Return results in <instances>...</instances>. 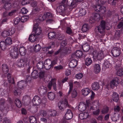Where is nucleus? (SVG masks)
<instances>
[{"label": "nucleus", "instance_id": "nucleus-25", "mask_svg": "<svg viewBox=\"0 0 123 123\" xmlns=\"http://www.w3.org/2000/svg\"><path fill=\"white\" fill-rule=\"evenodd\" d=\"M37 39V37L35 34H32L29 37V40L31 42H34Z\"/></svg>", "mask_w": 123, "mask_h": 123}, {"label": "nucleus", "instance_id": "nucleus-35", "mask_svg": "<svg viewBox=\"0 0 123 123\" xmlns=\"http://www.w3.org/2000/svg\"><path fill=\"white\" fill-rule=\"evenodd\" d=\"M57 115L56 111L54 110H51L49 111L48 116L49 117H55Z\"/></svg>", "mask_w": 123, "mask_h": 123}, {"label": "nucleus", "instance_id": "nucleus-58", "mask_svg": "<svg viewBox=\"0 0 123 123\" xmlns=\"http://www.w3.org/2000/svg\"><path fill=\"white\" fill-rule=\"evenodd\" d=\"M34 25L33 28H37L38 26V23L39 22L38 21V20L35 19L34 21Z\"/></svg>", "mask_w": 123, "mask_h": 123}, {"label": "nucleus", "instance_id": "nucleus-34", "mask_svg": "<svg viewBox=\"0 0 123 123\" xmlns=\"http://www.w3.org/2000/svg\"><path fill=\"white\" fill-rule=\"evenodd\" d=\"M39 74L37 71L34 70L31 73V76L33 78H37L38 77Z\"/></svg>", "mask_w": 123, "mask_h": 123}, {"label": "nucleus", "instance_id": "nucleus-56", "mask_svg": "<svg viewBox=\"0 0 123 123\" xmlns=\"http://www.w3.org/2000/svg\"><path fill=\"white\" fill-rule=\"evenodd\" d=\"M39 115L45 117L47 115V113L46 111L44 110H41L39 113Z\"/></svg>", "mask_w": 123, "mask_h": 123}, {"label": "nucleus", "instance_id": "nucleus-50", "mask_svg": "<svg viewBox=\"0 0 123 123\" xmlns=\"http://www.w3.org/2000/svg\"><path fill=\"white\" fill-rule=\"evenodd\" d=\"M41 49L40 46L39 44H37L34 47V50L35 52H37L39 51Z\"/></svg>", "mask_w": 123, "mask_h": 123}, {"label": "nucleus", "instance_id": "nucleus-57", "mask_svg": "<svg viewBox=\"0 0 123 123\" xmlns=\"http://www.w3.org/2000/svg\"><path fill=\"white\" fill-rule=\"evenodd\" d=\"M79 13L80 14L81 16H83L85 15L86 13V11L84 9H80Z\"/></svg>", "mask_w": 123, "mask_h": 123}, {"label": "nucleus", "instance_id": "nucleus-22", "mask_svg": "<svg viewBox=\"0 0 123 123\" xmlns=\"http://www.w3.org/2000/svg\"><path fill=\"white\" fill-rule=\"evenodd\" d=\"M99 86L98 83L97 82L93 83L92 85V89L94 90H97L99 88Z\"/></svg>", "mask_w": 123, "mask_h": 123}, {"label": "nucleus", "instance_id": "nucleus-61", "mask_svg": "<svg viewBox=\"0 0 123 123\" xmlns=\"http://www.w3.org/2000/svg\"><path fill=\"white\" fill-rule=\"evenodd\" d=\"M98 52H97L96 50L94 51L93 52V57L94 59H97L98 58Z\"/></svg>", "mask_w": 123, "mask_h": 123}, {"label": "nucleus", "instance_id": "nucleus-19", "mask_svg": "<svg viewBox=\"0 0 123 123\" xmlns=\"http://www.w3.org/2000/svg\"><path fill=\"white\" fill-rule=\"evenodd\" d=\"M33 32H34L36 35H39L41 33L42 29L41 28L38 27L37 28H33Z\"/></svg>", "mask_w": 123, "mask_h": 123}, {"label": "nucleus", "instance_id": "nucleus-38", "mask_svg": "<svg viewBox=\"0 0 123 123\" xmlns=\"http://www.w3.org/2000/svg\"><path fill=\"white\" fill-rule=\"evenodd\" d=\"M44 67L43 62H40L37 64V68L39 70H40L43 68Z\"/></svg>", "mask_w": 123, "mask_h": 123}, {"label": "nucleus", "instance_id": "nucleus-11", "mask_svg": "<svg viewBox=\"0 0 123 123\" xmlns=\"http://www.w3.org/2000/svg\"><path fill=\"white\" fill-rule=\"evenodd\" d=\"M41 100L40 98L37 96H35L32 100L33 104L35 105H38L41 103Z\"/></svg>", "mask_w": 123, "mask_h": 123}, {"label": "nucleus", "instance_id": "nucleus-32", "mask_svg": "<svg viewBox=\"0 0 123 123\" xmlns=\"http://www.w3.org/2000/svg\"><path fill=\"white\" fill-rule=\"evenodd\" d=\"M55 94L53 93L50 92L48 93V98L50 100H53L55 98Z\"/></svg>", "mask_w": 123, "mask_h": 123}, {"label": "nucleus", "instance_id": "nucleus-28", "mask_svg": "<svg viewBox=\"0 0 123 123\" xmlns=\"http://www.w3.org/2000/svg\"><path fill=\"white\" fill-rule=\"evenodd\" d=\"M112 98L114 101L117 102L119 99L118 94L116 92H114L112 95Z\"/></svg>", "mask_w": 123, "mask_h": 123}, {"label": "nucleus", "instance_id": "nucleus-5", "mask_svg": "<svg viewBox=\"0 0 123 123\" xmlns=\"http://www.w3.org/2000/svg\"><path fill=\"white\" fill-rule=\"evenodd\" d=\"M111 53L113 56L115 57H118L121 53L120 49L117 47H114L112 49Z\"/></svg>", "mask_w": 123, "mask_h": 123}, {"label": "nucleus", "instance_id": "nucleus-52", "mask_svg": "<svg viewBox=\"0 0 123 123\" xmlns=\"http://www.w3.org/2000/svg\"><path fill=\"white\" fill-rule=\"evenodd\" d=\"M117 74L119 76H122L123 74V69L119 68L117 72Z\"/></svg>", "mask_w": 123, "mask_h": 123}, {"label": "nucleus", "instance_id": "nucleus-20", "mask_svg": "<svg viewBox=\"0 0 123 123\" xmlns=\"http://www.w3.org/2000/svg\"><path fill=\"white\" fill-rule=\"evenodd\" d=\"M19 51L20 54L22 56L25 55L26 53V49L24 47L20 48Z\"/></svg>", "mask_w": 123, "mask_h": 123}, {"label": "nucleus", "instance_id": "nucleus-1", "mask_svg": "<svg viewBox=\"0 0 123 123\" xmlns=\"http://www.w3.org/2000/svg\"><path fill=\"white\" fill-rule=\"evenodd\" d=\"M106 23L104 21H102L100 25L96 27L95 31L96 32H97L103 36L105 34Z\"/></svg>", "mask_w": 123, "mask_h": 123}, {"label": "nucleus", "instance_id": "nucleus-23", "mask_svg": "<svg viewBox=\"0 0 123 123\" xmlns=\"http://www.w3.org/2000/svg\"><path fill=\"white\" fill-rule=\"evenodd\" d=\"M91 92L90 90L88 88H83L82 91V94L84 96H86Z\"/></svg>", "mask_w": 123, "mask_h": 123}, {"label": "nucleus", "instance_id": "nucleus-40", "mask_svg": "<svg viewBox=\"0 0 123 123\" xmlns=\"http://www.w3.org/2000/svg\"><path fill=\"white\" fill-rule=\"evenodd\" d=\"M85 62V64L87 66H89L91 64L92 62V60L91 58H88L86 59Z\"/></svg>", "mask_w": 123, "mask_h": 123}, {"label": "nucleus", "instance_id": "nucleus-59", "mask_svg": "<svg viewBox=\"0 0 123 123\" xmlns=\"http://www.w3.org/2000/svg\"><path fill=\"white\" fill-rule=\"evenodd\" d=\"M77 93L76 90L75 89H74L72 91V94L71 96L72 98H75L77 96Z\"/></svg>", "mask_w": 123, "mask_h": 123}, {"label": "nucleus", "instance_id": "nucleus-26", "mask_svg": "<svg viewBox=\"0 0 123 123\" xmlns=\"http://www.w3.org/2000/svg\"><path fill=\"white\" fill-rule=\"evenodd\" d=\"M98 55L97 59L98 60L101 59L104 57L105 55L104 54V51L101 50L98 51Z\"/></svg>", "mask_w": 123, "mask_h": 123}, {"label": "nucleus", "instance_id": "nucleus-8", "mask_svg": "<svg viewBox=\"0 0 123 123\" xmlns=\"http://www.w3.org/2000/svg\"><path fill=\"white\" fill-rule=\"evenodd\" d=\"M83 0H67V4L72 7H75L76 5V3L77 2H81Z\"/></svg>", "mask_w": 123, "mask_h": 123}, {"label": "nucleus", "instance_id": "nucleus-14", "mask_svg": "<svg viewBox=\"0 0 123 123\" xmlns=\"http://www.w3.org/2000/svg\"><path fill=\"white\" fill-rule=\"evenodd\" d=\"M26 85V82L24 80H22L19 82L18 84V87L19 88L22 89L25 88Z\"/></svg>", "mask_w": 123, "mask_h": 123}, {"label": "nucleus", "instance_id": "nucleus-39", "mask_svg": "<svg viewBox=\"0 0 123 123\" xmlns=\"http://www.w3.org/2000/svg\"><path fill=\"white\" fill-rule=\"evenodd\" d=\"M55 34L54 31L51 32L48 34L49 38L51 39H53L55 37Z\"/></svg>", "mask_w": 123, "mask_h": 123}, {"label": "nucleus", "instance_id": "nucleus-62", "mask_svg": "<svg viewBox=\"0 0 123 123\" xmlns=\"http://www.w3.org/2000/svg\"><path fill=\"white\" fill-rule=\"evenodd\" d=\"M69 90L68 92V94H69L72 91L73 87V83L72 82H70L69 83Z\"/></svg>", "mask_w": 123, "mask_h": 123}, {"label": "nucleus", "instance_id": "nucleus-41", "mask_svg": "<svg viewBox=\"0 0 123 123\" xmlns=\"http://www.w3.org/2000/svg\"><path fill=\"white\" fill-rule=\"evenodd\" d=\"M21 91L20 89L17 87L15 88L13 91V93L15 96H17L20 94Z\"/></svg>", "mask_w": 123, "mask_h": 123}, {"label": "nucleus", "instance_id": "nucleus-43", "mask_svg": "<svg viewBox=\"0 0 123 123\" xmlns=\"http://www.w3.org/2000/svg\"><path fill=\"white\" fill-rule=\"evenodd\" d=\"M16 106L18 108H20L22 106V104L20 100L18 99H16L15 101Z\"/></svg>", "mask_w": 123, "mask_h": 123}, {"label": "nucleus", "instance_id": "nucleus-54", "mask_svg": "<svg viewBox=\"0 0 123 123\" xmlns=\"http://www.w3.org/2000/svg\"><path fill=\"white\" fill-rule=\"evenodd\" d=\"M28 18V17L26 16H22L21 18V21L22 22H25L27 20Z\"/></svg>", "mask_w": 123, "mask_h": 123}, {"label": "nucleus", "instance_id": "nucleus-24", "mask_svg": "<svg viewBox=\"0 0 123 123\" xmlns=\"http://www.w3.org/2000/svg\"><path fill=\"white\" fill-rule=\"evenodd\" d=\"M2 71L5 74L7 73L9 70L8 67L6 64H3L2 66Z\"/></svg>", "mask_w": 123, "mask_h": 123}, {"label": "nucleus", "instance_id": "nucleus-47", "mask_svg": "<svg viewBox=\"0 0 123 123\" xmlns=\"http://www.w3.org/2000/svg\"><path fill=\"white\" fill-rule=\"evenodd\" d=\"M100 14L98 13H96L95 14L94 16V20L98 21L100 19Z\"/></svg>", "mask_w": 123, "mask_h": 123}, {"label": "nucleus", "instance_id": "nucleus-49", "mask_svg": "<svg viewBox=\"0 0 123 123\" xmlns=\"http://www.w3.org/2000/svg\"><path fill=\"white\" fill-rule=\"evenodd\" d=\"M46 18L44 14L43 15H40L39 17L38 18L36 19V20H38V21H43L46 19Z\"/></svg>", "mask_w": 123, "mask_h": 123}, {"label": "nucleus", "instance_id": "nucleus-16", "mask_svg": "<svg viewBox=\"0 0 123 123\" xmlns=\"http://www.w3.org/2000/svg\"><path fill=\"white\" fill-rule=\"evenodd\" d=\"M86 108V104L83 103H80L78 106L79 110L81 111H83Z\"/></svg>", "mask_w": 123, "mask_h": 123}, {"label": "nucleus", "instance_id": "nucleus-9", "mask_svg": "<svg viewBox=\"0 0 123 123\" xmlns=\"http://www.w3.org/2000/svg\"><path fill=\"white\" fill-rule=\"evenodd\" d=\"M56 81L55 79H52L49 81L48 84V88L49 89H51V88L52 86L55 90H56Z\"/></svg>", "mask_w": 123, "mask_h": 123}, {"label": "nucleus", "instance_id": "nucleus-30", "mask_svg": "<svg viewBox=\"0 0 123 123\" xmlns=\"http://www.w3.org/2000/svg\"><path fill=\"white\" fill-rule=\"evenodd\" d=\"M7 45L5 42L1 41L0 42V52H1V49L4 50L6 48Z\"/></svg>", "mask_w": 123, "mask_h": 123}, {"label": "nucleus", "instance_id": "nucleus-64", "mask_svg": "<svg viewBox=\"0 0 123 123\" xmlns=\"http://www.w3.org/2000/svg\"><path fill=\"white\" fill-rule=\"evenodd\" d=\"M8 30L9 32L10 36L14 33L15 32L14 28H10Z\"/></svg>", "mask_w": 123, "mask_h": 123}, {"label": "nucleus", "instance_id": "nucleus-4", "mask_svg": "<svg viewBox=\"0 0 123 123\" xmlns=\"http://www.w3.org/2000/svg\"><path fill=\"white\" fill-rule=\"evenodd\" d=\"M67 0H63L62 1V4L60 5L56 9V11L57 13H60L63 16H64L63 13H64L65 9H66V5L64 3L66 2Z\"/></svg>", "mask_w": 123, "mask_h": 123}, {"label": "nucleus", "instance_id": "nucleus-44", "mask_svg": "<svg viewBox=\"0 0 123 123\" xmlns=\"http://www.w3.org/2000/svg\"><path fill=\"white\" fill-rule=\"evenodd\" d=\"M68 43V42L66 39L62 40L61 43V47L63 48L66 46Z\"/></svg>", "mask_w": 123, "mask_h": 123}, {"label": "nucleus", "instance_id": "nucleus-2", "mask_svg": "<svg viewBox=\"0 0 123 123\" xmlns=\"http://www.w3.org/2000/svg\"><path fill=\"white\" fill-rule=\"evenodd\" d=\"M18 51L19 49L17 46L11 47L10 50V56L13 59L17 58L19 55Z\"/></svg>", "mask_w": 123, "mask_h": 123}, {"label": "nucleus", "instance_id": "nucleus-3", "mask_svg": "<svg viewBox=\"0 0 123 123\" xmlns=\"http://www.w3.org/2000/svg\"><path fill=\"white\" fill-rule=\"evenodd\" d=\"M58 106L59 109L61 110H64L66 108L69 107L68 100L66 98H65L62 102H59Z\"/></svg>", "mask_w": 123, "mask_h": 123}, {"label": "nucleus", "instance_id": "nucleus-27", "mask_svg": "<svg viewBox=\"0 0 123 123\" xmlns=\"http://www.w3.org/2000/svg\"><path fill=\"white\" fill-rule=\"evenodd\" d=\"M99 104L98 101H96L93 104L92 106H91L90 108V110H93L96 109L99 106Z\"/></svg>", "mask_w": 123, "mask_h": 123}, {"label": "nucleus", "instance_id": "nucleus-45", "mask_svg": "<svg viewBox=\"0 0 123 123\" xmlns=\"http://www.w3.org/2000/svg\"><path fill=\"white\" fill-rule=\"evenodd\" d=\"M120 33L119 31H116L115 32L114 38L116 40H118L120 38Z\"/></svg>", "mask_w": 123, "mask_h": 123}, {"label": "nucleus", "instance_id": "nucleus-36", "mask_svg": "<svg viewBox=\"0 0 123 123\" xmlns=\"http://www.w3.org/2000/svg\"><path fill=\"white\" fill-rule=\"evenodd\" d=\"M103 67L105 68H108L111 66V64L107 60H105L103 65Z\"/></svg>", "mask_w": 123, "mask_h": 123}, {"label": "nucleus", "instance_id": "nucleus-48", "mask_svg": "<svg viewBox=\"0 0 123 123\" xmlns=\"http://www.w3.org/2000/svg\"><path fill=\"white\" fill-rule=\"evenodd\" d=\"M12 41L11 38L9 37L7 38L5 40V43L7 45L11 44Z\"/></svg>", "mask_w": 123, "mask_h": 123}, {"label": "nucleus", "instance_id": "nucleus-33", "mask_svg": "<svg viewBox=\"0 0 123 123\" xmlns=\"http://www.w3.org/2000/svg\"><path fill=\"white\" fill-rule=\"evenodd\" d=\"M89 28V27L87 24H85L82 26V30L83 32H86L88 31Z\"/></svg>", "mask_w": 123, "mask_h": 123}, {"label": "nucleus", "instance_id": "nucleus-53", "mask_svg": "<svg viewBox=\"0 0 123 123\" xmlns=\"http://www.w3.org/2000/svg\"><path fill=\"white\" fill-rule=\"evenodd\" d=\"M44 15L46 18H50L52 17L53 16L52 14L49 12H47L44 14Z\"/></svg>", "mask_w": 123, "mask_h": 123}, {"label": "nucleus", "instance_id": "nucleus-6", "mask_svg": "<svg viewBox=\"0 0 123 123\" xmlns=\"http://www.w3.org/2000/svg\"><path fill=\"white\" fill-rule=\"evenodd\" d=\"M120 81L119 79L117 77L114 78L111 81L110 83V86L112 89L115 87L117 86Z\"/></svg>", "mask_w": 123, "mask_h": 123}, {"label": "nucleus", "instance_id": "nucleus-31", "mask_svg": "<svg viewBox=\"0 0 123 123\" xmlns=\"http://www.w3.org/2000/svg\"><path fill=\"white\" fill-rule=\"evenodd\" d=\"M26 62L23 59H21L20 61L18 62L17 63V65L19 67L23 66L25 64Z\"/></svg>", "mask_w": 123, "mask_h": 123}, {"label": "nucleus", "instance_id": "nucleus-12", "mask_svg": "<svg viewBox=\"0 0 123 123\" xmlns=\"http://www.w3.org/2000/svg\"><path fill=\"white\" fill-rule=\"evenodd\" d=\"M83 55L82 52L80 50H77L75 53H73L71 55L72 58L78 57L80 58L82 57Z\"/></svg>", "mask_w": 123, "mask_h": 123}, {"label": "nucleus", "instance_id": "nucleus-10", "mask_svg": "<svg viewBox=\"0 0 123 123\" xmlns=\"http://www.w3.org/2000/svg\"><path fill=\"white\" fill-rule=\"evenodd\" d=\"M95 10L97 11L101 12L103 14L106 11V8L104 6H101L99 5H97L94 8Z\"/></svg>", "mask_w": 123, "mask_h": 123}, {"label": "nucleus", "instance_id": "nucleus-37", "mask_svg": "<svg viewBox=\"0 0 123 123\" xmlns=\"http://www.w3.org/2000/svg\"><path fill=\"white\" fill-rule=\"evenodd\" d=\"M89 46L87 44H85L83 45L82 47V49L84 51H88L90 49Z\"/></svg>", "mask_w": 123, "mask_h": 123}, {"label": "nucleus", "instance_id": "nucleus-63", "mask_svg": "<svg viewBox=\"0 0 123 123\" xmlns=\"http://www.w3.org/2000/svg\"><path fill=\"white\" fill-rule=\"evenodd\" d=\"M66 31V32L69 34H70L72 33V30L71 28L69 27H67Z\"/></svg>", "mask_w": 123, "mask_h": 123}, {"label": "nucleus", "instance_id": "nucleus-46", "mask_svg": "<svg viewBox=\"0 0 123 123\" xmlns=\"http://www.w3.org/2000/svg\"><path fill=\"white\" fill-rule=\"evenodd\" d=\"M2 35L4 37H6L10 35V34L8 30L3 31L2 33Z\"/></svg>", "mask_w": 123, "mask_h": 123}, {"label": "nucleus", "instance_id": "nucleus-18", "mask_svg": "<svg viewBox=\"0 0 123 123\" xmlns=\"http://www.w3.org/2000/svg\"><path fill=\"white\" fill-rule=\"evenodd\" d=\"M89 115L88 112H84L80 114L79 117L81 119H83L87 118Z\"/></svg>", "mask_w": 123, "mask_h": 123}, {"label": "nucleus", "instance_id": "nucleus-7", "mask_svg": "<svg viewBox=\"0 0 123 123\" xmlns=\"http://www.w3.org/2000/svg\"><path fill=\"white\" fill-rule=\"evenodd\" d=\"M44 68L46 70H49L51 67H53V65H52V61L50 59H47L44 62Z\"/></svg>", "mask_w": 123, "mask_h": 123}, {"label": "nucleus", "instance_id": "nucleus-17", "mask_svg": "<svg viewBox=\"0 0 123 123\" xmlns=\"http://www.w3.org/2000/svg\"><path fill=\"white\" fill-rule=\"evenodd\" d=\"M77 61L74 59L72 60L69 63V66L70 68H74L77 65Z\"/></svg>", "mask_w": 123, "mask_h": 123}, {"label": "nucleus", "instance_id": "nucleus-51", "mask_svg": "<svg viewBox=\"0 0 123 123\" xmlns=\"http://www.w3.org/2000/svg\"><path fill=\"white\" fill-rule=\"evenodd\" d=\"M65 117L66 119L67 120H69L71 119L73 116L72 113H70V114H65Z\"/></svg>", "mask_w": 123, "mask_h": 123}, {"label": "nucleus", "instance_id": "nucleus-29", "mask_svg": "<svg viewBox=\"0 0 123 123\" xmlns=\"http://www.w3.org/2000/svg\"><path fill=\"white\" fill-rule=\"evenodd\" d=\"M4 8L6 10H11L12 7V4L10 3H6L3 6Z\"/></svg>", "mask_w": 123, "mask_h": 123}, {"label": "nucleus", "instance_id": "nucleus-42", "mask_svg": "<svg viewBox=\"0 0 123 123\" xmlns=\"http://www.w3.org/2000/svg\"><path fill=\"white\" fill-rule=\"evenodd\" d=\"M30 123H36L37 121L36 117L33 116H31L29 117Z\"/></svg>", "mask_w": 123, "mask_h": 123}, {"label": "nucleus", "instance_id": "nucleus-55", "mask_svg": "<svg viewBox=\"0 0 123 123\" xmlns=\"http://www.w3.org/2000/svg\"><path fill=\"white\" fill-rule=\"evenodd\" d=\"M109 109L107 107H105L101 110V112L103 114H105L106 113L108 112Z\"/></svg>", "mask_w": 123, "mask_h": 123}, {"label": "nucleus", "instance_id": "nucleus-13", "mask_svg": "<svg viewBox=\"0 0 123 123\" xmlns=\"http://www.w3.org/2000/svg\"><path fill=\"white\" fill-rule=\"evenodd\" d=\"M38 91L40 94L42 96L46 94L47 91L46 87H44L43 86H41L38 89Z\"/></svg>", "mask_w": 123, "mask_h": 123}, {"label": "nucleus", "instance_id": "nucleus-15", "mask_svg": "<svg viewBox=\"0 0 123 123\" xmlns=\"http://www.w3.org/2000/svg\"><path fill=\"white\" fill-rule=\"evenodd\" d=\"M94 71L96 74L99 73L100 71V65L98 64H95L94 65Z\"/></svg>", "mask_w": 123, "mask_h": 123}, {"label": "nucleus", "instance_id": "nucleus-60", "mask_svg": "<svg viewBox=\"0 0 123 123\" xmlns=\"http://www.w3.org/2000/svg\"><path fill=\"white\" fill-rule=\"evenodd\" d=\"M54 68L57 71L60 70L63 68V67L62 66L60 65L54 67Z\"/></svg>", "mask_w": 123, "mask_h": 123}, {"label": "nucleus", "instance_id": "nucleus-21", "mask_svg": "<svg viewBox=\"0 0 123 123\" xmlns=\"http://www.w3.org/2000/svg\"><path fill=\"white\" fill-rule=\"evenodd\" d=\"M9 106L8 105H4L0 106V109L2 111L5 112H7L8 110Z\"/></svg>", "mask_w": 123, "mask_h": 123}]
</instances>
